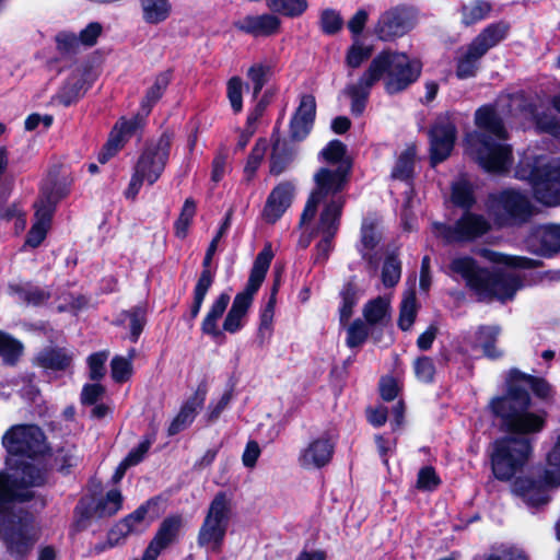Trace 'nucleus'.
Here are the masks:
<instances>
[{"mask_svg":"<svg viewBox=\"0 0 560 560\" xmlns=\"http://www.w3.org/2000/svg\"><path fill=\"white\" fill-rule=\"evenodd\" d=\"M518 376V372L512 371L506 394L489 402L491 412L501 419L505 430L518 435L505 436L493 443L492 471L501 480L512 478L525 465L532 453V435L539 433L546 424V412L534 410L528 392L513 383Z\"/></svg>","mask_w":560,"mask_h":560,"instance_id":"f257e3e1","label":"nucleus"},{"mask_svg":"<svg viewBox=\"0 0 560 560\" xmlns=\"http://www.w3.org/2000/svg\"><path fill=\"white\" fill-rule=\"evenodd\" d=\"M8 472H0V539L15 560L25 559L39 540L40 530L26 512H12L15 502L33 498L32 488L46 482L43 470L30 462L7 460Z\"/></svg>","mask_w":560,"mask_h":560,"instance_id":"f03ea898","label":"nucleus"},{"mask_svg":"<svg viewBox=\"0 0 560 560\" xmlns=\"http://www.w3.org/2000/svg\"><path fill=\"white\" fill-rule=\"evenodd\" d=\"M422 65L417 59H410L406 54L383 51L370 63L360 79L345 89V94L351 100V113L361 115L366 106L371 89L382 78L388 94L406 90L418 80Z\"/></svg>","mask_w":560,"mask_h":560,"instance_id":"7ed1b4c3","label":"nucleus"},{"mask_svg":"<svg viewBox=\"0 0 560 560\" xmlns=\"http://www.w3.org/2000/svg\"><path fill=\"white\" fill-rule=\"evenodd\" d=\"M477 129L466 137L469 154L491 173L506 171L512 161V150L505 143L508 132L502 119L491 106H482L475 114Z\"/></svg>","mask_w":560,"mask_h":560,"instance_id":"20e7f679","label":"nucleus"},{"mask_svg":"<svg viewBox=\"0 0 560 560\" xmlns=\"http://www.w3.org/2000/svg\"><path fill=\"white\" fill-rule=\"evenodd\" d=\"M450 271L453 277L462 278L466 287L471 290L479 301L490 302L498 300L506 302L523 287L520 272L499 268L493 272L482 268L470 256H457L451 260Z\"/></svg>","mask_w":560,"mask_h":560,"instance_id":"39448f33","label":"nucleus"},{"mask_svg":"<svg viewBox=\"0 0 560 560\" xmlns=\"http://www.w3.org/2000/svg\"><path fill=\"white\" fill-rule=\"evenodd\" d=\"M347 148L339 140H331L320 152L319 158L328 165L320 167L314 174L315 188L312 190L301 215V225L310 223L316 215L320 202L339 199L341 205L346 199L341 194L350 172V162L346 156Z\"/></svg>","mask_w":560,"mask_h":560,"instance_id":"423d86ee","label":"nucleus"},{"mask_svg":"<svg viewBox=\"0 0 560 560\" xmlns=\"http://www.w3.org/2000/svg\"><path fill=\"white\" fill-rule=\"evenodd\" d=\"M172 138L167 133L161 135L156 140L149 142L140 153L135 166L130 183L125 190L127 199H135L143 183L153 185L163 174L168 162Z\"/></svg>","mask_w":560,"mask_h":560,"instance_id":"0eeeda50","label":"nucleus"},{"mask_svg":"<svg viewBox=\"0 0 560 560\" xmlns=\"http://www.w3.org/2000/svg\"><path fill=\"white\" fill-rule=\"evenodd\" d=\"M515 176L530 182L538 202L548 207L560 205V159L546 161L539 158L533 164L522 161Z\"/></svg>","mask_w":560,"mask_h":560,"instance_id":"6e6552de","label":"nucleus"},{"mask_svg":"<svg viewBox=\"0 0 560 560\" xmlns=\"http://www.w3.org/2000/svg\"><path fill=\"white\" fill-rule=\"evenodd\" d=\"M272 258L273 252L271 245L267 244L255 258L245 290L234 298L232 306L223 322L224 331L235 334L243 327V320L252 305L255 293L265 280Z\"/></svg>","mask_w":560,"mask_h":560,"instance_id":"1a4fd4ad","label":"nucleus"},{"mask_svg":"<svg viewBox=\"0 0 560 560\" xmlns=\"http://www.w3.org/2000/svg\"><path fill=\"white\" fill-rule=\"evenodd\" d=\"M560 486V434L553 448L547 456V466L541 480H532L528 478H518L514 482V491L523 500L533 506H538L548 502V488Z\"/></svg>","mask_w":560,"mask_h":560,"instance_id":"9d476101","label":"nucleus"},{"mask_svg":"<svg viewBox=\"0 0 560 560\" xmlns=\"http://www.w3.org/2000/svg\"><path fill=\"white\" fill-rule=\"evenodd\" d=\"M1 442L11 456L34 459L49 451L45 433L35 424L12 425L4 432Z\"/></svg>","mask_w":560,"mask_h":560,"instance_id":"9b49d317","label":"nucleus"},{"mask_svg":"<svg viewBox=\"0 0 560 560\" xmlns=\"http://www.w3.org/2000/svg\"><path fill=\"white\" fill-rule=\"evenodd\" d=\"M229 523V502L224 493H218L211 501L198 533V545L218 551L224 540Z\"/></svg>","mask_w":560,"mask_h":560,"instance_id":"f8f14e48","label":"nucleus"},{"mask_svg":"<svg viewBox=\"0 0 560 560\" xmlns=\"http://www.w3.org/2000/svg\"><path fill=\"white\" fill-rule=\"evenodd\" d=\"M488 209L502 225L525 222L533 213L527 197L513 189L490 196Z\"/></svg>","mask_w":560,"mask_h":560,"instance_id":"ddd939ff","label":"nucleus"},{"mask_svg":"<svg viewBox=\"0 0 560 560\" xmlns=\"http://www.w3.org/2000/svg\"><path fill=\"white\" fill-rule=\"evenodd\" d=\"M433 233L446 243L471 242L487 234L490 221L482 214L466 211L454 225L434 223Z\"/></svg>","mask_w":560,"mask_h":560,"instance_id":"4468645a","label":"nucleus"},{"mask_svg":"<svg viewBox=\"0 0 560 560\" xmlns=\"http://www.w3.org/2000/svg\"><path fill=\"white\" fill-rule=\"evenodd\" d=\"M323 209L315 229V233L322 236L317 243L314 254V264H324L332 248V238L335 237L345 205L339 199L334 201L320 202Z\"/></svg>","mask_w":560,"mask_h":560,"instance_id":"2eb2a0df","label":"nucleus"},{"mask_svg":"<svg viewBox=\"0 0 560 560\" xmlns=\"http://www.w3.org/2000/svg\"><path fill=\"white\" fill-rule=\"evenodd\" d=\"M68 194L67 187L56 186L51 189L44 187L43 196L35 205L36 221L26 237V245L37 247L46 237L50 226L55 205Z\"/></svg>","mask_w":560,"mask_h":560,"instance_id":"dca6fc26","label":"nucleus"},{"mask_svg":"<svg viewBox=\"0 0 560 560\" xmlns=\"http://www.w3.org/2000/svg\"><path fill=\"white\" fill-rule=\"evenodd\" d=\"M124 497L119 489L113 488L104 495L94 499L91 504H86L83 500L75 508L79 515L78 524L81 527L88 526V520L92 517L103 518L117 514L122 508Z\"/></svg>","mask_w":560,"mask_h":560,"instance_id":"f3484780","label":"nucleus"},{"mask_svg":"<svg viewBox=\"0 0 560 560\" xmlns=\"http://www.w3.org/2000/svg\"><path fill=\"white\" fill-rule=\"evenodd\" d=\"M335 442L327 433H323L303 446L298 455V464L305 470H316L325 467L332 458Z\"/></svg>","mask_w":560,"mask_h":560,"instance_id":"a211bd4d","label":"nucleus"},{"mask_svg":"<svg viewBox=\"0 0 560 560\" xmlns=\"http://www.w3.org/2000/svg\"><path fill=\"white\" fill-rule=\"evenodd\" d=\"M456 139V127L448 115L440 116L430 131L431 161H444L452 152Z\"/></svg>","mask_w":560,"mask_h":560,"instance_id":"6ab92c4d","label":"nucleus"},{"mask_svg":"<svg viewBox=\"0 0 560 560\" xmlns=\"http://www.w3.org/2000/svg\"><path fill=\"white\" fill-rule=\"evenodd\" d=\"M413 27V15L406 7H395L384 12L376 24L375 33L382 40L405 35Z\"/></svg>","mask_w":560,"mask_h":560,"instance_id":"aec40b11","label":"nucleus"},{"mask_svg":"<svg viewBox=\"0 0 560 560\" xmlns=\"http://www.w3.org/2000/svg\"><path fill=\"white\" fill-rule=\"evenodd\" d=\"M182 527L180 516L166 517L143 552L141 560H156L159 555L173 544Z\"/></svg>","mask_w":560,"mask_h":560,"instance_id":"412c9836","label":"nucleus"},{"mask_svg":"<svg viewBox=\"0 0 560 560\" xmlns=\"http://www.w3.org/2000/svg\"><path fill=\"white\" fill-rule=\"evenodd\" d=\"M139 126L140 119L138 117H133L129 120L125 118L118 120L110 131L106 144L98 154V161L104 164L113 158L135 133Z\"/></svg>","mask_w":560,"mask_h":560,"instance_id":"4be33fe9","label":"nucleus"},{"mask_svg":"<svg viewBox=\"0 0 560 560\" xmlns=\"http://www.w3.org/2000/svg\"><path fill=\"white\" fill-rule=\"evenodd\" d=\"M73 352L67 348L48 346L39 350L33 364L45 372H66L73 361Z\"/></svg>","mask_w":560,"mask_h":560,"instance_id":"5701e85b","label":"nucleus"},{"mask_svg":"<svg viewBox=\"0 0 560 560\" xmlns=\"http://www.w3.org/2000/svg\"><path fill=\"white\" fill-rule=\"evenodd\" d=\"M294 188L289 183H281L272 189L267 198L262 217L266 222L275 223L290 207Z\"/></svg>","mask_w":560,"mask_h":560,"instance_id":"b1692460","label":"nucleus"},{"mask_svg":"<svg viewBox=\"0 0 560 560\" xmlns=\"http://www.w3.org/2000/svg\"><path fill=\"white\" fill-rule=\"evenodd\" d=\"M280 25V19L273 14L246 15L234 23L238 31L255 37L273 35Z\"/></svg>","mask_w":560,"mask_h":560,"instance_id":"393cba45","label":"nucleus"},{"mask_svg":"<svg viewBox=\"0 0 560 560\" xmlns=\"http://www.w3.org/2000/svg\"><path fill=\"white\" fill-rule=\"evenodd\" d=\"M206 389L199 387L195 394L182 406L178 415L168 427V434L175 435L190 425L206 400Z\"/></svg>","mask_w":560,"mask_h":560,"instance_id":"a878e982","label":"nucleus"},{"mask_svg":"<svg viewBox=\"0 0 560 560\" xmlns=\"http://www.w3.org/2000/svg\"><path fill=\"white\" fill-rule=\"evenodd\" d=\"M485 55L472 43L456 51V77L460 80L476 77L479 63Z\"/></svg>","mask_w":560,"mask_h":560,"instance_id":"bb28decb","label":"nucleus"},{"mask_svg":"<svg viewBox=\"0 0 560 560\" xmlns=\"http://www.w3.org/2000/svg\"><path fill=\"white\" fill-rule=\"evenodd\" d=\"M86 69H75L57 94V98L65 106H69L80 98L89 89Z\"/></svg>","mask_w":560,"mask_h":560,"instance_id":"cd10ccee","label":"nucleus"},{"mask_svg":"<svg viewBox=\"0 0 560 560\" xmlns=\"http://www.w3.org/2000/svg\"><path fill=\"white\" fill-rule=\"evenodd\" d=\"M362 314L371 328H381L390 319V301L384 296L370 300L363 306Z\"/></svg>","mask_w":560,"mask_h":560,"instance_id":"c85d7f7f","label":"nucleus"},{"mask_svg":"<svg viewBox=\"0 0 560 560\" xmlns=\"http://www.w3.org/2000/svg\"><path fill=\"white\" fill-rule=\"evenodd\" d=\"M141 18L149 25H158L165 22L172 13L170 0H139Z\"/></svg>","mask_w":560,"mask_h":560,"instance_id":"c756f323","label":"nucleus"},{"mask_svg":"<svg viewBox=\"0 0 560 560\" xmlns=\"http://www.w3.org/2000/svg\"><path fill=\"white\" fill-rule=\"evenodd\" d=\"M229 303L230 295L226 293H221L214 300L201 324V330L203 334L213 338H220L223 336V332L218 327V320L224 314Z\"/></svg>","mask_w":560,"mask_h":560,"instance_id":"7c9ffc66","label":"nucleus"},{"mask_svg":"<svg viewBox=\"0 0 560 560\" xmlns=\"http://www.w3.org/2000/svg\"><path fill=\"white\" fill-rule=\"evenodd\" d=\"M509 32V25L499 22L488 25L483 28L478 36H476L471 43L480 50L483 55L488 52L489 49L497 46L500 42H502Z\"/></svg>","mask_w":560,"mask_h":560,"instance_id":"2f4dec72","label":"nucleus"},{"mask_svg":"<svg viewBox=\"0 0 560 560\" xmlns=\"http://www.w3.org/2000/svg\"><path fill=\"white\" fill-rule=\"evenodd\" d=\"M499 335V326H480L476 331L474 348L480 349L482 353L490 359L500 358L502 352L495 348Z\"/></svg>","mask_w":560,"mask_h":560,"instance_id":"473e14b6","label":"nucleus"},{"mask_svg":"<svg viewBox=\"0 0 560 560\" xmlns=\"http://www.w3.org/2000/svg\"><path fill=\"white\" fill-rule=\"evenodd\" d=\"M479 254L488 261L505 267L529 269L537 266L536 260L521 256H508L487 248L480 249Z\"/></svg>","mask_w":560,"mask_h":560,"instance_id":"72a5a7b5","label":"nucleus"},{"mask_svg":"<svg viewBox=\"0 0 560 560\" xmlns=\"http://www.w3.org/2000/svg\"><path fill=\"white\" fill-rule=\"evenodd\" d=\"M535 237L540 242L545 253L551 255L560 252V224H545L535 230Z\"/></svg>","mask_w":560,"mask_h":560,"instance_id":"f704fd0d","label":"nucleus"},{"mask_svg":"<svg viewBox=\"0 0 560 560\" xmlns=\"http://www.w3.org/2000/svg\"><path fill=\"white\" fill-rule=\"evenodd\" d=\"M378 220L376 218H365L361 226V253L362 256L372 261L371 250L380 242L377 233Z\"/></svg>","mask_w":560,"mask_h":560,"instance_id":"c9c22d12","label":"nucleus"},{"mask_svg":"<svg viewBox=\"0 0 560 560\" xmlns=\"http://www.w3.org/2000/svg\"><path fill=\"white\" fill-rule=\"evenodd\" d=\"M152 505H154L153 501L149 500L145 503L141 504L132 513L121 518L131 534L139 535L144 533L149 528L152 520L148 517V513Z\"/></svg>","mask_w":560,"mask_h":560,"instance_id":"e433bc0d","label":"nucleus"},{"mask_svg":"<svg viewBox=\"0 0 560 560\" xmlns=\"http://www.w3.org/2000/svg\"><path fill=\"white\" fill-rule=\"evenodd\" d=\"M398 256L397 249L386 254L381 273L382 283L386 288L395 287L400 280L401 261Z\"/></svg>","mask_w":560,"mask_h":560,"instance_id":"4c0bfd02","label":"nucleus"},{"mask_svg":"<svg viewBox=\"0 0 560 560\" xmlns=\"http://www.w3.org/2000/svg\"><path fill=\"white\" fill-rule=\"evenodd\" d=\"M170 84V74L167 72L156 75L154 83L147 91L145 96L141 102V110L148 115L152 106L162 97L164 91Z\"/></svg>","mask_w":560,"mask_h":560,"instance_id":"58836bf2","label":"nucleus"},{"mask_svg":"<svg viewBox=\"0 0 560 560\" xmlns=\"http://www.w3.org/2000/svg\"><path fill=\"white\" fill-rule=\"evenodd\" d=\"M415 158L416 148L413 145L407 147L398 156L392 176L396 179L408 180L413 173Z\"/></svg>","mask_w":560,"mask_h":560,"instance_id":"ea45409f","label":"nucleus"},{"mask_svg":"<svg viewBox=\"0 0 560 560\" xmlns=\"http://www.w3.org/2000/svg\"><path fill=\"white\" fill-rule=\"evenodd\" d=\"M552 106L560 113V95L552 98ZM537 127L550 133L553 137L560 138V118L556 117L551 113H534Z\"/></svg>","mask_w":560,"mask_h":560,"instance_id":"a19ab883","label":"nucleus"},{"mask_svg":"<svg viewBox=\"0 0 560 560\" xmlns=\"http://www.w3.org/2000/svg\"><path fill=\"white\" fill-rule=\"evenodd\" d=\"M417 315V299L413 290L405 292L400 304L398 325L402 330L412 326Z\"/></svg>","mask_w":560,"mask_h":560,"instance_id":"79ce46f5","label":"nucleus"},{"mask_svg":"<svg viewBox=\"0 0 560 560\" xmlns=\"http://www.w3.org/2000/svg\"><path fill=\"white\" fill-rule=\"evenodd\" d=\"M213 283V275L211 271L201 272L195 290H194V302L190 307V318L195 319L202 306L208 290Z\"/></svg>","mask_w":560,"mask_h":560,"instance_id":"37998d69","label":"nucleus"},{"mask_svg":"<svg viewBox=\"0 0 560 560\" xmlns=\"http://www.w3.org/2000/svg\"><path fill=\"white\" fill-rule=\"evenodd\" d=\"M491 11V4L485 0H475L462 7V21L471 25L486 19Z\"/></svg>","mask_w":560,"mask_h":560,"instance_id":"c03bdc74","label":"nucleus"},{"mask_svg":"<svg viewBox=\"0 0 560 560\" xmlns=\"http://www.w3.org/2000/svg\"><path fill=\"white\" fill-rule=\"evenodd\" d=\"M271 73L272 67L267 62H256L249 67L247 78L253 84V94L255 97L260 93Z\"/></svg>","mask_w":560,"mask_h":560,"instance_id":"a18cd8bd","label":"nucleus"},{"mask_svg":"<svg viewBox=\"0 0 560 560\" xmlns=\"http://www.w3.org/2000/svg\"><path fill=\"white\" fill-rule=\"evenodd\" d=\"M23 352V345L10 335L0 331V357L4 363L14 364Z\"/></svg>","mask_w":560,"mask_h":560,"instance_id":"49530a36","label":"nucleus"},{"mask_svg":"<svg viewBox=\"0 0 560 560\" xmlns=\"http://www.w3.org/2000/svg\"><path fill=\"white\" fill-rule=\"evenodd\" d=\"M369 324L360 318L353 320L347 328L346 345L350 349L360 348L368 339Z\"/></svg>","mask_w":560,"mask_h":560,"instance_id":"de8ad7c7","label":"nucleus"},{"mask_svg":"<svg viewBox=\"0 0 560 560\" xmlns=\"http://www.w3.org/2000/svg\"><path fill=\"white\" fill-rule=\"evenodd\" d=\"M196 202L191 198H187L183 205L178 219L175 221L174 229L175 235L179 238H185L189 225L196 214Z\"/></svg>","mask_w":560,"mask_h":560,"instance_id":"09e8293b","label":"nucleus"},{"mask_svg":"<svg viewBox=\"0 0 560 560\" xmlns=\"http://www.w3.org/2000/svg\"><path fill=\"white\" fill-rule=\"evenodd\" d=\"M268 8L287 16H298L307 8L306 0H269Z\"/></svg>","mask_w":560,"mask_h":560,"instance_id":"8fccbe9b","label":"nucleus"},{"mask_svg":"<svg viewBox=\"0 0 560 560\" xmlns=\"http://www.w3.org/2000/svg\"><path fill=\"white\" fill-rule=\"evenodd\" d=\"M267 149H268L267 140L259 139L256 142L255 147L253 148V150L247 159V163L244 167V174H245L247 180H250L254 177L257 168L259 167V165L261 164V162L265 158Z\"/></svg>","mask_w":560,"mask_h":560,"instance_id":"3c124183","label":"nucleus"},{"mask_svg":"<svg viewBox=\"0 0 560 560\" xmlns=\"http://www.w3.org/2000/svg\"><path fill=\"white\" fill-rule=\"evenodd\" d=\"M452 200L459 207H470L474 203L471 185L466 179H458L452 186Z\"/></svg>","mask_w":560,"mask_h":560,"instance_id":"603ef678","label":"nucleus"},{"mask_svg":"<svg viewBox=\"0 0 560 560\" xmlns=\"http://www.w3.org/2000/svg\"><path fill=\"white\" fill-rule=\"evenodd\" d=\"M133 350L130 351L129 358L115 357L110 362L112 377L115 382H126L132 374Z\"/></svg>","mask_w":560,"mask_h":560,"instance_id":"864d4df0","label":"nucleus"},{"mask_svg":"<svg viewBox=\"0 0 560 560\" xmlns=\"http://www.w3.org/2000/svg\"><path fill=\"white\" fill-rule=\"evenodd\" d=\"M277 288H273L272 296L266 307L260 314V324L258 329V336L261 342L268 340L272 332V319H273V307H275V294Z\"/></svg>","mask_w":560,"mask_h":560,"instance_id":"5fc2aeb1","label":"nucleus"},{"mask_svg":"<svg viewBox=\"0 0 560 560\" xmlns=\"http://www.w3.org/2000/svg\"><path fill=\"white\" fill-rule=\"evenodd\" d=\"M292 156L289 152H287L281 145L280 140H277L273 143L271 162H270V172L275 175L281 174L287 165L290 163Z\"/></svg>","mask_w":560,"mask_h":560,"instance_id":"6e6d98bb","label":"nucleus"},{"mask_svg":"<svg viewBox=\"0 0 560 560\" xmlns=\"http://www.w3.org/2000/svg\"><path fill=\"white\" fill-rule=\"evenodd\" d=\"M130 320V331L132 341H137L143 330L147 320V311L144 306L138 305L126 313Z\"/></svg>","mask_w":560,"mask_h":560,"instance_id":"4d7b16f0","label":"nucleus"},{"mask_svg":"<svg viewBox=\"0 0 560 560\" xmlns=\"http://www.w3.org/2000/svg\"><path fill=\"white\" fill-rule=\"evenodd\" d=\"M319 24L325 34L332 35L342 28L343 20L337 11L326 9L320 14Z\"/></svg>","mask_w":560,"mask_h":560,"instance_id":"13d9d810","label":"nucleus"},{"mask_svg":"<svg viewBox=\"0 0 560 560\" xmlns=\"http://www.w3.org/2000/svg\"><path fill=\"white\" fill-rule=\"evenodd\" d=\"M371 54V47L364 46L359 42H354V44L348 50L347 65L351 68H358L362 65L363 61L370 58Z\"/></svg>","mask_w":560,"mask_h":560,"instance_id":"bf43d9fd","label":"nucleus"},{"mask_svg":"<svg viewBox=\"0 0 560 560\" xmlns=\"http://www.w3.org/2000/svg\"><path fill=\"white\" fill-rule=\"evenodd\" d=\"M56 44L57 49L62 54H74L81 46L79 36L67 31L57 34Z\"/></svg>","mask_w":560,"mask_h":560,"instance_id":"052dcab7","label":"nucleus"},{"mask_svg":"<svg viewBox=\"0 0 560 560\" xmlns=\"http://www.w3.org/2000/svg\"><path fill=\"white\" fill-rule=\"evenodd\" d=\"M413 370L419 381L424 383L433 381L435 366L432 359L428 357L418 358L413 363Z\"/></svg>","mask_w":560,"mask_h":560,"instance_id":"680f3d73","label":"nucleus"},{"mask_svg":"<svg viewBox=\"0 0 560 560\" xmlns=\"http://www.w3.org/2000/svg\"><path fill=\"white\" fill-rule=\"evenodd\" d=\"M79 456L77 448L73 445L65 446L57 451L55 454V462L59 466L60 470H66L78 464Z\"/></svg>","mask_w":560,"mask_h":560,"instance_id":"e2e57ef3","label":"nucleus"},{"mask_svg":"<svg viewBox=\"0 0 560 560\" xmlns=\"http://www.w3.org/2000/svg\"><path fill=\"white\" fill-rule=\"evenodd\" d=\"M108 358L107 351L93 353L88 359L90 377L94 381L101 380L105 375V362Z\"/></svg>","mask_w":560,"mask_h":560,"instance_id":"0e129e2a","label":"nucleus"},{"mask_svg":"<svg viewBox=\"0 0 560 560\" xmlns=\"http://www.w3.org/2000/svg\"><path fill=\"white\" fill-rule=\"evenodd\" d=\"M440 485V478L432 467H423L418 472L417 488L423 491H432Z\"/></svg>","mask_w":560,"mask_h":560,"instance_id":"69168bd1","label":"nucleus"},{"mask_svg":"<svg viewBox=\"0 0 560 560\" xmlns=\"http://www.w3.org/2000/svg\"><path fill=\"white\" fill-rule=\"evenodd\" d=\"M242 88V80L238 77H233L228 82V97L235 113H240L243 107Z\"/></svg>","mask_w":560,"mask_h":560,"instance_id":"338daca9","label":"nucleus"},{"mask_svg":"<svg viewBox=\"0 0 560 560\" xmlns=\"http://www.w3.org/2000/svg\"><path fill=\"white\" fill-rule=\"evenodd\" d=\"M483 560H527L526 557L516 548L502 547L493 549L485 556Z\"/></svg>","mask_w":560,"mask_h":560,"instance_id":"774afa93","label":"nucleus"}]
</instances>
